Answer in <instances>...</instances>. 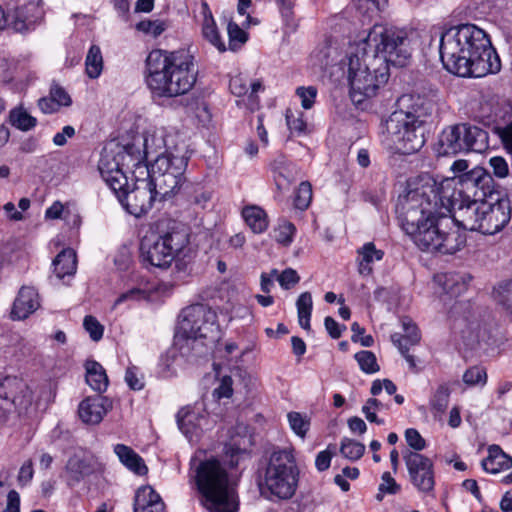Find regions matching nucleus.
I'll return each mask as SVG.
<instances>
[{
	"instance_id": "f257e3e1",
	"label": "nucleus",
	"mask_w": 512,
	"mask_h": 512,
	"mask_svg": "<svg viewBox=\"0 0 512 512\" xmlns=\"http://www.w3.org/2000/svg\"><path fill=\"white\" fill-rule=\"evenodd\" d=\"M395 211L403 230L421 250L454 254L465 246L466 236L456 227L435 181L409 187L399 195Z\"/></svg>"
},
{
	"instance_id": "f03ea898",
	"label": "nucleus",
	"mask_w": 512,
	"mask_h": 512,
	"mask_svg": "<svg viewBox=\"0 0 512 512\" xmlns=\"http://www.w3.org/2000/svg\"><path fill=\"white\" fill-rule=\"evenodd\" d=\"M439 51L444 68L459 77L481 78L501 69L500 58L488 35L473 24L445 31Z\"/></svg>"
},
{
	"instance_id": "7ed1b4c3",
	"label": "nucleus",
	"mask_w": 512,
	"mask_h": 512,
	"mask_svg": "<svg viewBox=\"0 0 512 512\" xmlns=\"http://www.w3.org/2000/svg\"><path fill=\"white\" fill-rule=\"evenodd\" d=\"M188 158L184 154L166 151L156 157L151 165V175L137 179L132 190L113 191L128 213L139 218L145 215L160 194L168 199L182 186Z\"/></svg>"
},
{
	"instance_id": "20e7f679",
	"label": "nucleus",
	"mask_w": 512,
	"mask_h": 512,
	"mask_svg": "<svg viewBox=\"0 0 512 512\" xmlns=\"http://www.w3.org/2000/svg\"><path fill=\"white\" fill-rule=\"evenodd\" d=\"M197 78L194 57L187 51L153 50L146 59V83L154 96L177 97L189 92Z\"/></svg>"
},
{
	"instance_id": "39448f33",
	"label": "nucleus",
	"mask_w": 512,
	"mask_h": 512,
	"mask_svg": "<svg viewBox=\"0 0 512 512\" xmlns=\"http://www.w3.org/2000/svg\"><path fill=\"white\" fill-rule=\"evenodd\" d=\"M175 335L182 357H201L208 354L220 338L216 313L204 304L184 308L179 315Z\"/></svg>"
},
{
	"instance_id": "423d86ee",
	"label": "nucleus",
	"mask_w": 512,
	"mask_h": 512,
	"mask_svg": "<svg viewBox=\"0 0 512 512\" xmlns=\"http://www.w3.org/2000/svg\"><path fill=\"white\" fill-rule=\"evenodd\" d=\"M190 242L189 228L173 219H160L140 242L144 262L158 268H167L184 253Z\"/></svg>"
},
{
	"instance_id": "0eeeda50",
	"label": "nucleus",
	"mask_w": 512,
	"mask_h": 512,
	"mask_svg": "<svg viewBox=\"0 0 512 512\" xmlns=\"http://www.w3.org/2000/svg\"><path fill=\"white\" fill-rule=\"evenodd\" d=\"M195 480L201 503L210 512H237L238 501L231 478L216 458L200 461Z\"/></svg>"
},
{
	"instance_id": "6e6552de",
	"label": "nucleus",
	"mask_w": 512,
	"mask_h": 512,
	"mask_svg": "<svg viewBox=\"0 0 512 512\" xmlns=\"http://www.w3.org/2000/svg\"><path fill=\"white\" fill-rule=\"evenodd\" d=\"M452 218L458 229L462 227L465 230L493 235L509 223L511 219L510 201L497 194L493 200L459 204Z\"/></svg>"
},
{
	"instance_id": "1a4fd4ad",
	"label": "nucleus",
	"mask_w": 512,
	"mask_h": 512,
	"mask_svg": "<svg viewBox=\"0 0 512 512\" xmlns=\"http://www.w3.org/2000/svg\"><path fill=\"white\" fill-rule=\"evenodd\" d=\"M359 50L389 65L405 66L411 57L410 40L404 29L387 25H374L367 37L357 45Z\"/></svg>"
},
{
	"instance_id": "9d476101",
	"label": "nucleus",
	"mask_w": 512,
	"mask_h": 512,
	"mask_svg": "<svg viewBox=\"0 0 512 512\" xmlns=\"http://www.w3.org/2000/svg\"><path fill=\"white\" fill-rule=\"evenodd\" d=\"M440 192L442 198L446 200V205L455 211L459 204L493 200L498 194L493 177L487 169L480 166L458 175L457 182L455 179L441 182Z\"/></svg>"
},
{
	"instance_id": "9b49d317",
	"label": "nucleus",
	"mask_w": 512,
	"mask_h": 512,
	"mask_svg": "<svg viewBox=\"0 0 512 512\" xmlns=\"http://www.w3.org/2000/svg\"><path fill=\"white\" fill-rule=\"evenodd\" d=\"M389 78V69L381 59H374L356 47L348 57V80L350 96L354 103L361 104L366 98L376 95L377 90Z\"/></svg>"
},
{
	"instance_id": "f8f14e48",
	"label": "nucleus",
	"mask_w": 512,
	"mask_h": 512,
	"mask_svg": "<svg viewBox=\"0 0 512 512\" xmlns=\"http://www.w3.org/2000/svg\"><path fill=\"white\" fill-rule=\"evenodd\" d=\"M143 145L145 148L147 147V139H145ZM147 155L146 149L142 151L135 144L117 145L115 149L105 148L99 160L98 170L110 189L118 192L128 184L124 167L127 169H144L142 173H146L147 176L151 175V170H148L145 164Z\"/></svg>"
},
{
	"instance_id": "ddd939ff",
	"label": "nucleus",
	"mask_w": 512,
	"mask_h": 512,
	"mask_svg": "<svg viewBox=\"0 0 512 512\" xmlns=\"http://www.w3.org/2000/svg\"><path fill=\"white\" fill-rule=\"evenodd\" d=\"M298 468L292 449L274 451L267 463L262 492L270 493L279 499L291 498L297 487Z\"/></svg>"
},
{
	"instance_id": "4468645a",
	"label": "nucleus",
	"mask_w": 512,
	"mask_h": 512,
	"mask_svg": "<svg viewBox=\"0 0 512 512\" xmlns=\"http://www.w3.org/2000/svg\"><path fill=\"white\" fill-rule=\"evenodd\" d=\"M382 143L395 153L414 154L425 144L424 127L393 112L384 123Z\"/></svg>"
},
{
	"instance_id": "2eb2a0df",
	"label": "nucleus",
	"mask_w": 512,
	"mask_h": 512,
	"mask_svg": "<svg viewBox=\"0 0 512 512\" xmlns=\"http://www.w3.org/2000/svg\"><path fill=\"white\" fill-rule=\"evenodd\" d=\"M403 459L412 484L423 493L431 492L435 485L432 461L412 451L405 452Z\"/></svg>"
},
{
	"instance_id": "dca6fc26",
	"label": "nucleus",
	"mask_w": 512,
	"mask_h": 512,
	"mask_svg": "<svg viewBox=\"0 0 512 512\" xmlns=\"http://www.w3.org/2000/svg\"><path fill=\"white\" fill-rule=\"evenodd\" d=\"M402 108L395 113H402L403 116L416 124L424 126L432 120L437 113V102L433 97L410 94L400 99Z\"/></svg>"
},
{
	"instance_id": "f3484780",
	"label": "nucleus",
	"mask_w": 512,
	"mask_h": 512,
	"mask_svg": "<svg viewBox=\"0 0 512 512\" xmlns=\"http://www.w3.org/2000/svg\"><path fill=\"white\" fill-rule=\"evenodd\" d=\"M458 153L482 152L488 147V133L469 123L454 124Z\"/></svg>"
},
{
	"instance_id": "a211bd4d",
	"label": "nucleus",
	"mask_w": 512,
	"mask_h": 512,
	"mask_svg": "<svg viewBox=\"0 0 512 512\" xmlns=\"http://www.w3.org/2000/svg\"><path fill=\"white\" fill-rule=\"evenodd\" d=\"M111 409L112 402L108 398L89 396L79 403L78 415L83 423L97 425Z\"/></svg>"
},
{
	"instance_id": "6ab92c4d",
	"label": "nucleus",
	"mask_w": 512,
	"mask_h": 512,
	"mask_svg": "<svg viewBox=\"0 0 512 512\" xmlns=\"http://www.w3.org/2000/svg\"><path fill=\"white\" fill-rule=\"evenodd\" d=\"M40 307L39 295L33 287L23 286L13 303L11 317L14 320L26 319Z\"/></svg>"
},
{
	"instance_id": "aec40b11",
	"label": "nucleus",
	"mask_w": 512,
	"mask_h": 512,
	"mask_svg": "<svg viewBox=\"0 0 512 512\" xmlns=\"http://www.w3.org/2000/svg\"><path fill=\"white\" fill-rule=\"evenodd\" d=\"M229 87L231 92L237 97H243L247 95L246 106L254 111L259 106V98L257 93L263 90L262 83L260 81H254L249 83L248 80L242 75H236L230 79Z\"/></svg>"
},
{
	"instance_id": "412c9836",
	"label": "nucleus",
	"mask_w": 512,
	"mask_h": 512,
	"mask_svg": "<svg viewBox=\"0 0 512 512\" xmlns=\"http://www.w3.org/2000/svg\"><path fill=\"white\" fill-rule=\"evenodd\" d=\"M41 3V0H17L13 29L22 32L27 29V22L32 23L41 18L43 15Z\"/></svg>"
},
{
	"instance_id": "4be33fe9",
	"label": "nucleus",
	"mask_w": 512,
	"mask_h": 512,
	"mask_svg": "<svg viewBox=\"0 0 512 512\" xmlns=\"http://www.w3.org/2000/svg\"><path fill=\"white\" fill-rule=\"evenodd\" d=\"M134 512H165V505L152 487L143 486L136 492Z\"/></svg>"
},
{
	"instance_id": "5701e85b",
	"label": "nucleus",
	"mask_w": 512,
	"mask_h": 512,
	"mask_svg": "<svg viewBox=\"0 0 512 512\" xmlns=\"http://www.w3.org/2000/svg\"><path fill=\"white\" fill-rule=\"evenodd\" d=\"M512 467V457L506 454L498 445L488 448V456L482 460V468L492 474L508 470Z\"/></svg>"
},
{
	"instance_id": "b1692460",
	"label": "nucleus",
	"mask_w": 512,
	"mask_h": 512,
	"mask_svg": "<svg viewBox=\"0 0 512 512\" xmlns=\"http://www.w3.org/2000/svg\"><path fill=\"white\" fill-rule=\"evenodd\" d=\"M114 452L120 462L135 474L145 475L148 472V468L142 457L129 446L117 444L114 447Z\"/></svg>"
},
{
	"instance_id": "393cba45",
	"label": "nucleus",
	"mask_w": 512,
	"mask_h": 512,
	"mask_svg": "<svg viewBox=\"0 0 512 512\" xmlns=\"http://www.w3.org/2000/svg\"><path fill=\"white\" fill-rule=\"evenodd\" d=\"M357 254L358 272L363 276H368L373 271L372 264L382 260L384 251L377 249L373 242H367L357 250Z\"/></svg>"
},
{
	"instance_id": "a878e982",
	"label": "nucleus",
	"mask_w": 512,
	"mask_h": 512,
	"mask_svg": "<svg viewBox=\"0 0 512 512\" xmlns=\"http://www.w3.org/2000/svg\"><path fill=\"white\" fill-rule=\"evenodd\" d=\"M52 266L59 279L74 275L77 269L76 252L71 248L63 249L53 260Z\"/></svg>"
},
{
	"instance_id": "bb28decb",
	"label": "nucleus",
	"mask_w": 512,
	"mask_h": 512,
	"mask_svg": "<svg viewBox=\"0 0 512 512\" xmlns=\"http://www.w3.org/2000/svg\"><path fill=\"white\" fill-rule=\"evenodd\" d=\"M204 421L206 417L194 411L182 409L177 414L178 427L189 439L198 435L197 429L202 430Z\"/></svg>"
},
{
	"instance_id": "cd10ccee",
	"label": "nucleus",
	"mask_w": 512,
	"mask_h": 512,
	"mask_svg": "<svg viewBox=\"0 0 512 512\" xmlns=\"http://www.w3.org/2000/svg\"><path fill=\"white\" fill-rule=\"evenodd\" d=\"M16 384L14 380L5 379L0 383V422H4L7 418V415L12 411L13 407L19 406H27L30 404V397L25 400L18 402V398L11 397L9 395L8 390L12 388V386Z\"/></svg>"
},
{
	"instance_id": "c85d7f7f",
	"label": "nucleus",
	"mask_w": 512,
	"mask_h": 512,
	"mask_svg": "<svg viewBox=\"0 0 512 512\" xmlns=\"http://www.w3.org/2000/svg\"><path fill=\"white\" fill-rule=\"evenodd\" d=\"M86 369V382L97 392H105L107 390L109 381L105 369L102 365L94 360L85 363Z\"/></svg>"
},
{
	"instance_id": "c756f323",
	"label": "nucleus",
	"mask_w": 512,
	"mask_h": 512,
	"mask_svg": "<svg viewBox=\"0 0 512 512\" xmlns=\"http://www.w3.org/2000/svg\"><path fill=\"white\" fill-rule=\"evenodd\" d=\"M203 25H202V34L203 37L208 40L213 46H215L220 52H224L226 50L225 43L221 39L219 31L217 29L214 18L208 8L207 3H203Z\"/></svg>"
},
{
	"instance_id": "7c9ffc66",
	"label": "nucleus",
	"mask_w": 512,
	"mask_h": 512,
	"mask_svg": "<svg viewBox=\"0 0 512 512\" xmlns=\"http://www.w3.org/2000/svg\"><path fill=\"white\" fill-rule=\"evenodd\" d=\"M242 216L254 233L260 234L267 230L269 224L268 217L261 207L255 205L246 206L242 210Z\"/></svg>"
},
{
	"instance_id": "2f4dec72",
	"label": "nucleus",
	"mask_w": 512,
	"mask_h": 512,
	"mask_svg": "<svg viewBox=\"0 0 512 512\" xmlns=\"http://www.w3.org/2000/svg\"><path fill=\"white\" fill-rule=\"evenodd\" d=\"M434 149L438 156H454L459 154L453 125L445 127L439 133Z\"/></svg>"
},
{
	"instance_id": "473e14b6",
	"label": "nucleus",
	"mask_w": 512,
	"mask_h": 512,
	"mask_svg": "<svg viewBox=\"0 0 512 512\" xmlns=\"http://www.w3.org/2000/svg\"><path fill=\"white\" fill-rule=\"evenodd\" d=\"M9 123L22 132H28L37 126V119L32 116L22 105L16 106L10 110L8 116Z\"/></svg>"
},
{
	"instance_id": "72a5a7b5",
	"label": "nucleus",
	"mask_w": 512,
	"mask_h": 512,
	"mask_svg": "<svg viewBox=\"0 0 512 512\" xmlns=\"http://www.w3.org/2000/svg\"><path fill=\"white\" fill-rule=\"evenodd\" d=\"M451 389L443 383L437 387L430 399V407L435 419H441L449 405Z\"/></svg>"
},
{
	"instance_id": "f704fd0d",
	"label": "nucleus",
	"mask_w": 512,
	"mask_h": 512,
	"mask_svg": "<svg viewBox=\"0 0 512 512\" xmlns=\"http://www.w3.org/2000/svg\"><path fill=\"white\" fill-rule=\"evenodd\" d=\"M66 470L70 479L75 482L81 481L94 472L91 462L78 456H73L68 460Z\"/></svg>"
},
{
	"instance_id": "c9c22d12",
	"label": "nucleus",
	"mask_w": 512,
	"mask_h": 512,
	"mask_svg": "<svg viewBox=\"0 0 512 512\" xmlns=\"http://www.w3.org/2000/svg\"><path fill=\"white\" fill-rule=\"evenodd\" d=\"M471 280L469 274L451 273L443 276V286L449 294L458 296L467 290Z\"/></svg>"
},
{
	"instance_id": "e433bc0d",
	"label": "nucleus",
	"mask_w": 512,
	"mask_h": 512,
	"mask_svg": "<svg viewBox=\"0 0 512 512\" xmlns=\"http://www.w3.org/2000/svg\"><path fill=\"white\" fill-rule=\"evenodd\" d=\"M299 325L309 331L311 329L310 318L313 308V300L310 292H303L296 301Z\"/></svg>"
},
{
	"instance_id": "4c0bfd02",
	"label": "nucleus",
	"mask_w": 512,
	"mask_h": 512,
	"mask_svg": "<svg viewBox=\"0 0 512 512\" xmlns=\"http://www.w3.org/2000/svg\"><path fill=\"white\" fill-rule=\"evenodd\" d=\"M86 73L89 78L95 79L100 76L103 69V58L100 48L92 45L85 60Z\"/></svg>"
},
{
	"instance_id": "58836bf2",
	"label": "nucleus",
	"mask_w": 512,
	"mask_h": 512,
	"mask_svg": "<svg viewBox=\"0 0 512 512\" xmlns=\"http://www.w3.org/2000/svg\"><path fill=\"white\" fill-rule=\"evenodd\" d=\"M364 452V444L346 437L342 439L340 444V453L346 459L356 461L363 456Z\"/></svg>"
},
{
	"instance_id": "ea45409f",
	"label": "nucleus",
	"mask_w": 512,
	"mask_h": 512,
	"mask_svg": "<svg viewBox=\"0 0 512 512\" xmlns=\"http://www.w3.org/2000/svg\"><path fill=\"white\" fill-rule=\"evenodd\" d=\"M355 359L358 362L361 370L365 373H376L380 369L379 365L377 364L376 356L371 351H360L355 354Z\"/></svg>"
},
{
	"instance_id": "a19ab883",
	"label": "nucleus",
	"mask_w": 512,
	"mask_h": 512,
	"mask_svg": "<svg viewBox=\"0 0 512 512\" xmlns=\"http://www.w3.org/2000/svg\"><path fill=\"white\" fill-rule=\"evenodd\" d=\"M312 200V186L309 182L304 181L299 184L294 199L295 207L300 210H305Z\"/></svg>"
},
{
	"instance_id": "79ce46f5",
	"label": "nucleus",
	"mask_w": 512,
	"mask_h": 512,
	"mask_svg": "<svg viewBox=\"0 0 512 512\" xmlns=\"http://www.w3.org/2000/svg\"><path fill=\"white\" fill-rule=\"evenodd\" d=\"M227 30L229 36V46L231 50H237L247 41L246 32L241 29L235 22L230 21L228 23Z\"/></svg>"
},
{
	"instance_id": "37998d69",
	"label": "nucleus",
	"mask_w": 512,
	"mask_h": 512,
	"mask_svg": "<svg viewBox=\"0 0 512 512\" xmlns=\"http://www.w3.org/2000/svg\"><path fill=\"white\" fill-rule=\"evenodd\" d=\"M463 381L469 386L485 385L487 382L486 370L479 366H473L467 369L463 375Z\"/></svg>"
},
{
	"instance_id": "c03bdc74",
	"label": "nucleus",
	"mask_w": 512,
	"mask_h": 512,
	"mask_svg": "<svg viewBox=\"0 0 512 512\" xmlns=\"http://www.w3.org/2000/svg\"><path fill=\"white\" fill-rule=\"evenodd\" d=\"M295 231L296 228L291 222L283 221L275 229V240L284 246H288L293 241Z\"/></svg>"
},
{
	"instance_id": "a18cd8bd",
	"label": "nucleus",
	"mask_w": 512,
	"mask_h": 512,
	"mask_svg": "<svg viewBox=\"0 0 512 512\" xmlns=\"http://www.w3.org/2000/svg\"><path fill=\"white\" fill-rule=\"evenodd\" d=\"M287 417L290 427L295 434L304 438L309 429V421L298 412H290Z\"/></svg>"
},
{
	"instance_id": "49530a36",
	"label": "nucleus",
	"mask_w": 512,
	"mask_h": 512,
	"mask_svg": "<svg viewBox=\"0 0 512 512\" xmlns=\"http://www.w3.org/2000/svg\"><path fill=\"white\" fill-rule=\"evenodd\" d=\"M83 326L93 341L98 342L103 337L104 327L94 316L87 315Z\"/></svg>"
},
{
	"instance_id": "de8ad7c7",
	"label": "nucleus",
	"mask_w": 512,
	"mask_h": 512,
	"mask_svg": "<svg viewBox=\"0 0 512 512\" xmlns=\"http://www.w3.org/2000/svg\"><path fill=\"white\" fill-rule=\"evenodd\" d=\"M286 122L291 132L301 134L306 130V122L303 120L301 112H293L288 109L286 111Z\"/></svg>"
},
{
	"instance_id": "09e8293b",
	"label": "nucleus",
	"mask_w": 512,
	"mask_h": 512,
	"mask_svg": "<svg viewBox=\"0 0 512 512\" xmlns=\"http://www.w3.org/2000/svg\"><path fill=\"white\" fill-rule=\"evenodd\" d=\"M404 334H398L403 340H407L410 345H417L420 341V333L417 326L409 319L402 320Z\"/></svg>"
},
{
	"instance_id": "8fccbe9b",
	"label": "nucleus",
	"mask_w": 512,
	"mask_h": 512,
	"mask_svg": "<svg viewBox=\"0 0 512 512\" xmlns=\"http://www.w3.org/2000/svg\"><path fill=\"white\" fill-rule=\"evenodd\" d=\"M299 281L300 276L298 275L297 271L292 268H286L278 276V282L280 286L285 290H289L290 288L295 286Z\"/></svg>"
},
{
	"instance_id": "3c124183",
	"label": "nucleus",
	"mask_w": 512,
	"mask_h": 512,
	"mask_svg": "<svg viewBox=\"0 0 512 512\" xmlns=\"http://www.w3.org/2000/svg\"><path fill=\"white\" fill-rule=\"evenodd\" d=\"M405 439L407 444L415 450L414 452L421 451L426 447L424 438L414 428H409L405 431Z\"/></svg>"
},
{
	"instance_id": "603ef678",
	"label": "nucleus",
	"mask_w": 512,
	"mask_h": 512,
	"mask_svg": "<svg viewBox=\"0 0 512 512\" xmlns=\"http://www.w3.org/2000/svg\"><path fill=\"white\" fill-rule=\"evenodd\" d=\"M296 93L301 99V105L304 109H310L313 106L317 95V89L315 87H299Z\"/></svg>"
},
{
	"instance_id": "864d4df0",
	"label": "nucleus",
	"mask_w": 512,
	"mask_h": 512,
	"mask_svg": "<svg viewBox=\"0 0 512 512\" xmlns=\"http://www.w3.org/2000/svg\"><path fill=\"white\" fill-rule=\"evenodd\" d=\"M489 166L492 168L493 174L498 178H505L509 174V168L503 157L495 156L489 159Z\"/></svg>"
},
{
	"instance_id": "5fc2aeb1",
	"label": "nucleus",
	"mask_w": 512,
	"mask_h": 512,
	"mask_svg": "<svg viewBox=\"0 0 512 512\" xmlns=\"http://www.w3.org/2000/svg\"><path fill=\"white\" fill-rule=\"evenodd\" d=\"M391 340L394 343V345L397 346L398 350L400 351L401 355L405 358L407 361L410 369L417 372L416 369V360L415 357L408 352V347L402 343V339L398 335V333H395L391 336Z\"/></svg>"
},
{
	"instance_id": "6e6d98bb",
	"label": "nucleus",
	"mask_w": 512,
	"mask_h": 512,
	"mask_svg": "<svg viewBox=\"0 0 512 512\" xmlns=\"http://www.w3.org/2000/svg\"><path fill=\"white\" fill-rule=\"evenodd\" d=\"M49 95L60 105V107H68L72 103L69 94L58 84H53L51 86Z\"/></svg>"
},
{
	"instance_id": "4d7b16f0",
	"label": "nucleus",
	"mask_w": 512,
	"mask_h": 512,
	"mask_svg": "<svg viewBox=\"0 0 512 512\" xmlns=\"http://www.w3.org/2000/svg\"><path fill=\"white\" fill-rule=\"evenodd\" d=\"M400 491V486L396 483L389 472H384L382 482L379 485L380 493L396 494Z\"/></svg>"
},
{
	"instance_id": "13d9d810",
	"label": "nucleus",
	"mask_w": 512,
	"mask_h": 512,
	"mask_svg": "<svg viewBox=\"0 0 512 512\" xmlns=\"http://www.w3.org/2000/svg\"><path fill=\"white\" fill-rule=\"evenodd\" d=\"M233 380L230 376L222 377L220 385L214 390V395L218 398H229L233 394Z\"/></svg>"
},
{
	"instance_id": "bf43d9fd",
	"label": "nucleus",
	"mask_w": 512,
	"mask_h": 512,
	"mask_svg": "<svg viewBox=\"0 0 512 512\" xmlns=\"http://www.w3.org/2000/svg\"><path fill=\"white\" fill-rule=\"evenodd\" d=\"M125 381L133 390H141L144 387L142 378L137 376V368L135 366L127 368L125 373Z\"/></svg>"
},
{
	"instance_id": "052dcab7",
	"label": "nucleus",
	"mask_w": 512,
	"mask_h": 512,
	"mask_svg": "<svg viewBox=\"0 0 512 512\" xmlns=\"http://www.w3.org/2000/svg\"><path fill=\"white\" fill-rule=\"evenodd\" d=\"M212 198V193L208 190L197 189L190 197V202L200 208H205Z\"/></svg>"
},
{
	"instance_id": "680f3d73",
	"label": "nucleus",
	"mask_w": 512,
	"mask_h": 512,
	"mask_svg": "<svg viewBox=\"0 0 512 512\" xmlns=\"http://www.w3.org/2000/svg\"><path fill=\"white\" fill-rule=\"evenodd\" d=\"M34 475L33 462L31 459L25 461L18 473V482L20 485L28 484Z\"/></svg>"
},
{
	"instance_id": "e2e57ef3",
	"label": "nucleus",
	"mask_w": 512,
	"mask_h": 512,
	"mask_svg": "<svg viewBox=\"0 0 512 512\" xmlns=\"http://www.w3.org/2000/svg\"><path fill=\"white\" fill-rule=\"evenodd\" d=\"M496 132L504 147L512 154V123L505 127H498Z\"/></svg>"
},
{
	"instance_id": "0e129e2a",
	"label": "nucleus",
	"mask_w": 512,
	"mask_h": 512,
	"mask_svg": "<svg viewBox=\"0 0 512 512\" xmlns=\"http://www.w3.org/2000/svg\"><path fill=\"white\" fill-rule=\"evenodd\" d=\"M38 107L44 114L56 113L60 105L49 95L38 100Z\"/></svg>"
},
{
	"instance_id": "69168bd1",
	"label": "nucleus",
	"mask_w": 512,
	"mask_h": 512,
	"mask_svg": "<svg viewBox=\"0 0 512 512\" xmlns=\"http://www.w3.org/2000/svg\"><path fill=\"white\" fill-rule=\"evenodd\" d=\"M325 328L328 332V334L333 339H338L342 335V331L346 329L345 326H340L336 320L330 316H327L324 320Z\"/></svg>"
},
{
	"instance_id": "338daca9",
	"label": "nucleus",
	"mask_w": 512,
	"mask_h": 512,
	"mask_svg": "<svg viewBox=\"0 0 512 512\" xmlns=\"http://www.w3.org/2000/svg\"><path fill=\"white\" fill-rule=\"evenodd\" d=\"M137 29L153 36H158L164 31L162 24L152 21H141L137 24Z\"/></svg>"
},
{
	"instance_id": "774afa93",
	"label": "nucleus",
	"mask_w": 512,
	"mask_h": 512,
	"mask_svg": "<svg viewBox=\"0 0 512 512\" xmlns=\"http://www.w3.org/2000/svg\"><path fill=\"white\" fill-rule=\"evenodd\" d=\"M5 512H20V496L17 491H9Z\"/></svg>"
}]
</instances>
